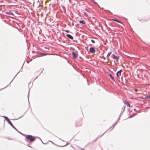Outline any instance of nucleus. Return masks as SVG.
I'll use <instances>...</instances> for the list:
<instances>
[{"instance_id":"nucleus-1","label":"nucleus","mask_w":150,"mask_h":150,"mask_svg":"<svg viewBox=\"0 0 150 150\" xmlns=\"http://www.w3.org/2000/svg\"><path fill=\"white\" fill-rule=\"evenodd\" d=\"M36 138V137L27 135L26 138L25 139V140L28 143H31L35 141Z\"/></svg>"},{"instance_id":"nucleus-2","label":"nucleus","mask_w":150,"mask_h":150,"mask_svg":"<svg viewBox=\"0 0 150 150\" xmlns=\"http://www.w3.org/2000/svg\"><path fill=\"white\" fill-rule=\"evenodd\" d=\"M3 117L5 118V120H6L7 122L14 129L16 130H17V129L13 125L11 121L7 117L5 116H3Z\"/></svg>"},{"instance_id":"nucleus-3","label":"nucleus","mask_w":150,"mask_h":150,"mask_svg":"<svg viewBox=\"0 0 150 150\" xmlns=\"http://www.w3.org/2000/svg\"><path fill=\"white\" fill-rule=\"evenodd\" d=\"M71 54L73 58L74 59L77 58L79 56L78 53H76L74 51L71 52Z\"/></svg>"},{"instance_id":"nucleus-4","label":"nucleus","mask_w":150,"mask_h":150,"mask_svg":"<svg viewBox=\"0 0 150 150\" xmlns=\"http://www.w3.org/2000/svg\"><path fill=\"white\" fill-rule=\"evenodd\" d=\"M89 51L91 53L93 54L95 52L96 50L94 47H91L90 48Z\"/></svg>"},{"instance_id":"nucleus-5","label":"nucleus","mask_w":150,"mask_h":150,"mask_svg":"<svg viewBox=\"0 0 150 150\" xmlns=\"http://www.w3.org/2000/svg\"><path fill=\"white\" fill-rule=\"evenodd\" d=\"M122 71V69H121L117 71L116 74V75L117 78H119V76H120L121 73Z\"/></svg>"},{"instance_id":"nucleus-6","label":"nucleus","mask_w":150,"mask_h":150,"mask_svg":"<svg viewBox=\"0 0 150 150\" xmlns=\"http://www.w3.org/2000/svg\"><path fill=\"white\" fill-rule=\"evenodd\" d=\"M66 36L69 39H71V40H73V37L71 35L69 34H67L66 35Z\"/></svg>"},{"instance_id":"nucleus-7","label":"nucleus","mask_w":150,"mask_h":150,"mask_svg":"<svg viewBox=\"0 0 150 150\" xmlns=\"http://www.w3.org/2000/svg\"><path fill=\"white\" fill-rule=\"evenodd\" d=\"M22 67H23V66L22 67H21V69H20V70H19V71L17 73V74H16V75L14 77V78H13V79L12 80V81L10 82V83H9V84H10L12 82V81L14 79V78L19 73V72H22Z\"/></svg>"},{"instance_id":"nucleus-8","label":"nucleus","mask_w":150,"mask_h":150,"mask_svg":"<svg viewBox=\"0 0 150 150\" xmlns=\"http://www.w3.org/2000/svg\"><path fill=\"white\" fill-rule=\"evenodd\" d=\"M123 103L125 104L127 106L130 107V105L127 101L125 100L123 101Z\"/></svg>"},{"instance_id":"nucleus-9","label":"nucleus","mask_w":150,"mask_h":150,"mask_svg":"<svg viewBox=\"0 0 150 150\" xmlns=\"http://www.w3.org/2000/svg\"><path fill=\"white\" fill-rule=\"evenodd\" d=\"M108 75L110 77L113 81H115V79L114 78L113 76L111 74H108Z\"/></svg>"},{"instance_id":"nucleus-10","label":"nucleus","mask_w":150,"mask_h":150,"mask_svg":"<svg viewBox=\"0 0 150 150\" xmlns=\"http://www.w3.org/2000/svg\"><path fill=\"white\" fill-rule=\"evenodd\" d=\"M112 20L114 21H115L116 22H118V23H120L121 24H123L120 21L118 20L117 19H112Z\"/></svg>"},{"instance_id":"nucleus-11","label":"nucleus","mask_w":150,"mask_h":150,"mask_svg":"<svg viewBox=\"0 0 150 150\" xmlns=\"http://www.w3.org/2000/svg\"><path fill=\"white\" fill-rule=\"evenodd\" d=\"M6 14H8V15H12L14 16L13 13L11 12L10 11H9L8 12H7L6 13Z\"/></svg>"},{"instance_id":"nucleus-12","label":"nucleus","mask_w":150,"mask_h":150,"mask_svg":"<svg viewBox=\"0 0 150 150\" xmlns=\"http://www.w3.org/2000/svg\"><path fill=\"white\" fill-rule=\"evenodd\" d=\"M79 23L80 24H85V21L84 20H80L79 21Z\"/></svg>"},{"instance_id":"nucleus-13","label":"nucleus","mask_w":150,"mask_h":150,"mask_svg":"<svg viewBox=\"0 0 150 150\" xmlns=\"http://www.w3.org/2000/svg\"><path fill=\"white\" fill-rule=\"evenodd\" d=\"M112 52H108L107 55L106 57L108 59V60H109V59L108 58V57L111 54Z\"/></svg>"},{"instance_id":"nucleus-14","label":"nucleus","mask_w":150,"mask_h":150,"mask_svg":"<svg viewBox=\"0 0 150 150\" xmlns=\"http://www.w3.org/2000/svg\"><path fill=\"white\" fill-rule=\"evenodd\" d=\"M26 113V112H25L24 114H23V115L21 116V117H18V118H17V119H11V120H18L19 119H20V118H21V117H23L24 115L25 114V113Z\"/></svg>"},{"instance_id":"nucleus-15","label":"nucleus","mask_w":150,"mask_h":150,"mask_svg":"<svg viewBox=\"0 0 150 150\" xmlns=\"http://www.w3.org/2000/svg\"><path fill=\"white\" fill-rule=\"evenodd\" d=\"M125 109V108H124V109H123V111L121 112V113H120V116H119V118L118 119V120H119L120 119V117L122 115V114L123 112H124Z\"/></svg>"},{"instance_id":"nucleus-16","label":"nucleus","mask_w":150,"mask_h":150,"mask_svg":"<svg viewBox=\"0 0 150 150\" xmlns=\"http://www.w3.org/2000/svg\"><path fill=\"white\" fill-rule=\"evenodd\" d=\"M38 54H40V55H41L42 56H45V55H47V54L44 53H42V52H40V53H39Z\"/></svg>"},{"instance_id":"nucleus-17","label":"nucleus","mask_w":150,"mask_h":150,"mask_svg":"<svg viewBox=\"0 0 150 150\" xmlns=\"http://www.w3.org/2000/svg\"><path fill=\"white\" fill-rule=\"evenodd\" d=\"M113 59H116L117 60H118L119 59V57L115 55V56H113Z\"/></svg>"},{"instance_id":"nucleus-18","label":"nucleus","mask_w":150,"mask_h":150,"mask_svg":"<svg viewBox=\"0 0 150 150\" xmlns=\"http://www.w3.org/2000/svg\"><path fill=\"white\" fill-rule=\"evenodd\" d=\"M108 129H107L105 132L102 135H101L100 136V135H98L97 137V138L98 139L99 138H100V137H101L106 132H107L108 130Z\"/></svg>"},{"instance_id":"nucleus-19","label":"nucleus","mask_w":150,"mask_h":150,"mask_svg":"<svg viewBox=\"0 0 150 150\" xmlns=\"http://www.w3.org/2000/svg\"><path fill=\"white\" fill-rule=\"evenodd\" d=\"M27 97H28V102L29 103V92L28 93V95L27 96Z\"/></svg>"},{"instance_id":"nucleus-20","label":"nucleus","mask_w":150,"mask_h":150,"mask_svg":"<svg viewBox=\"0 0 150 150\" xmlns=\"http://www.w3.org/2000/svg\"><path fill=\"white\" fill-rule=\"evenodd\" d=\"M146 100H150V96H146Z\"/></svg>"},{"instance_id":"nucleus-21","label":"nucleus","mask_w":150,"mask_h":150,"mask_svg":"<svg viewBox=\"0 0 150 150\" xmlns=\"http://www.w3.org/2000/svg\"><path fill=\"white\" fill-rule=\"evenodd\" d=\"M68 144V143H67L66 145H64V146H59V147H63L65 146H66Z\"/></svg>"},{"instance_id":"nucleus-22","label":"nucleus","mask_w":150,"mask_h":150,"mask_svg":"<svg viewBox=\"0 0 150 150\" xmlns=\"http://www.w3.org/2000/svg\"><path fill=\"white\" fill-rule=\"evenodd\" d=\"M21 134L23 136H25V138H26V137L27 136V135H26V134H23L22 133H21Z\"/></svg>"},{"instance_id":"nucleus-23","label":"nucleus","mask_w":150,"mask_h":150,"mask_svg":"<svg viewBox=\"0 0 150 150\" xmlns=\"http://www.w3.org/2000/svg\"><path fill=\"white\" fill-rule=\"evenodd\" d=\"M93 2L94 3H95V4H97V5L100 8V6H99L98 5V4H97V3L96 2V1H94V2Z\"/></svg>"},{"instance_id":"nucleus-24","label":"nucleus","mask_w":150,"mask_h":150,"mask_svg":"<svg viewBox=\"0 0 150 150\" xmlns=\"http://www.w3.org/2000/svg\"><path fill=\"white\" fill-rule=\"evenodd\" d=\"M64 31L67 33H69V32L70 31L69 30H64Z\"/></svg>"},{"instance_id":"nucleus-25","label":"nucleus","mask_w":150,"mask_h":150,"mask_svg":"<svg viewBox=\"0 0 150 150\" xmlns=\"http://www.w3.org/2000/svg\"><path fill=\"white\" fill-rule=\"evenodd\" d=\"M91 41L93 43H95V41L94 40H93V39L91 40Z\"/></svg>"},{"instance_id":"nucleus-26","label":"nucleus","mask_w":150,"mask_h":150,"mask_svg":"<svg viewBox=\"0 0 150 150\" xmlns=\"http://www.w3.org/2000/svg\"><path fill=\"white\" fill-rule=\"evenodd\" d=\"M142 99H145L146 100V96H145L144 97H142L141 98Z\"/></svg>"},{"instance_id":"nucleus-27","label":"nucleus","mask_w":150,"mask_h":150,"mask_svg":"<svg viewBox=\"0 0 150 150\" xmlns=\"http://www.w3.org/2000/svg\"><path fill=\"white\" fill-rule=\"evenodd\" d=\"M84 15L85 16H87V15L86 13V12H85L84 13Z\"/></svg>"},{"instance_id":"nucleus-28","label":"nucleus","mask_w":150,"mask_h":150,"mask_svg":"<svg viewBox=\"0 0 150 150\" xmlns=\"http://www.w3.org/2000/svg\"><path fill=\"white\" fill-rule=\"evenodd\" d=\"M115 56V55L114 54H113L111 56V57L113 58V56Z\"/></svg>"},{"instance_id":"nucleus-29","label":"nucleus","mask_w":150,"mask_h":150,"mask_svg":"<svg viewBox=\"0 0 150 150\" xmlns=\"http://www.w3.org/2000/svg\"><path fill=\"white\" fill-rule=\"evenodd\" d=\"M115 124H113L112 125V126H113V127H112V129H113V128H114V127H115Z\"/></svg>"},{"instance_id":"nucleus-30","label":"nucleus","mask_w":150,"mask_h":150,"mask_svg":"<svg viewBox=\"0 0 150 150\" xmlns=\"http://www.w3.org/2000/svg\"><path fill=\"white\" fill-rule=\"evenodd\" d=\"M8 86V85H7L5 87H4V88H1V89H0V90H2V89H4V88H6Z\"/></svg>"},{"instance_id":"nucleus-31","label":"nucleus","mask_w":150,"mask_h":150,"mask_svg":"<svg viewBox=\"0 0 150 150\" xmlns=\"http://www.w3.org/2000/svg\"><path fill=\"white\" fill-rule=\"evenodd\" d=\"M36 138H38V139H40V140L42 142V139H41V138H40V137H36Z\"/></svg>"},{"instance_id":"nucleus-32","label":"nucleus","mask_w":150,"mask_h":150,"mask_svg":"<svg viewBox=\"0 0 150 150\" xmlns=\"http://www.w3.org/2000/svg\"><path fill=\"white\" fill-rule=\"evenodd\" d=\"M36 138H38V139H40V140L42 142V139H41V138H40V137H36Z\"/></svg>"},{"instance_id":"nucleus-33","label":"nucleus","mask_w":150,"mask_h":150,"mask_svg":"<svg viewBox=\"0 0 150 150\" xmlns=\"http://www.w3.org/2000/svg\"><path fill=\"white\" fill-rule=\"evenodd\" d=\"M73 41L74 42H77L78 41L77 40H73Z\"/></svg>"},{"instance_id":"nucleus-34","label":"nucleus","mask_w":150,"mask_h":150,"mask_svg":"<svg viewBox=\"0 0 150 150\" xmlns=\"http://www.w3.org/2000/svg\"><path fill=\"white\" fill-rule=\"evenodd\" d=\"M19 133H21V132H19V131H18V130L17 129V130H16Z\"/></svg>"},{"instance_id":"nucleus-35","label":"nucleus","mask_w":150,"mask_h":150,"mask_svg":"<svg viewBox=\"0 0 150 150\" xmlns=\"http://www.w3.org/2000/svg\"><path fill=\"white\" fill-rule=\"evenodd\" d=\"M28 146H29V147H30V148H33V147L31 146H30V145H28Z\"/></svg>"},{"instance_id":"nucleus-36","label":"nucleus","mask_w":150,"mask_h":150,"mask_svg":"<svg viewBox=\"0 0 150 150\" xmlns=\"http://www.w3.org/2000/svg\"><path fill=\"white\" fill-rule=\"evenodd\" d=\"M79 58L80 59H81L82 60V59H83L82 58L81 56H80V57H79Z\"/></svg>"},{"instance_id":"nucleus-37","label":"nucleus","mask_w":150,"mask_h":150,"mask_svg":"<svg viewBox=\"0 0 150 150\" xmlns=\"http://www.w3.org/2000/svg\"><path fill=\"white\" fill-rule=\"evenodd\" d=\"M118 120L116 122L114 123V124H115V125H116V124H117L118 121Z\"/></svg>"},{"instance_id":"nucleus-38","label":"nucleus","mask_w":150,"mask_h":150,"mask_svg":"<svg viewBox=\"0 0 150 150\" xmlns=\"http://www.w3.org/2000/svg\"><path fill=\"white\" fill-rule=\"evenodd\" d=\"M98 139V138H96L95 139V141H96L97 140V139Z\"/></svg>"},{"instance_id":"nucleus-39","label":"nucleus","mask_w":150,"mask_h":150,"mask_svg":"<svg viewBox=\"0 0 150 150\" xmlns=\"http://www.w3.org/2000/svg\"><path fill=\"white\" fill-rule=\"evenodd\" d=\"M109 11V12L111 13V15H112V13L111 12H110V11Z\"/></svg>"},{"instance_id":"nucleus-40","label":"nucleus","mask_w":150,"mask_h":150,"mask_svg":"<svg viewBox=\"0 0 150 150\" xmlns=\"http://www.w3.org/2000/svg\"><path fill=\"white\" fill-rule=\"evenodd\" d=\"M104 59H105V57H103V58H102Z\"/></svg>"},{"instance_id":"nucleus-41","label":"nucleus","mask_w":150,"mask_h":150,"mask_svg":"<svg viewBox=\"0 0 150 150\" xmlns=\"http://www.w3.org/2000/svg\"><path fill=\"white\" fill-rule=\"evenodd\" d=\"M103 56H100L99 57L100 58H103Z\"/></svg>"},{"instance_id":"nucleus-42","label":"nucleus","mask_w":150,"mask_h":150,"mask_svg":"<svg viewBox=\"0 0 150 150\" xmlns=\"http://www.w3.org/2000/svg\"><path fill=\"white\" fill-rule=\"evenodd\" d=\"M132 117V116H129V118H131V117Z\"/></svg>"},{"instance_id":"nucleus-43","label":"nucleus","mask_w":150,"mask_h":150,"mask_svg":"<svg viewBox=\"0 0 150 150\" xmlns=\"http://www.w3.org/2000/svg\"><path fill=\"white\" fill-rule=\"evenodd\" d=\"M59 139L60 140H62V141H64V140H62L61 139H60V138H59Z\"/></svg>"},{"instance_id":"nucleus-44","label":"nucleus","mask_w":150,"mask_h":150,"mask_svg":"<svg viewBox=\"0 0 150 150\" xmlns=\"http://www.w3.org/2000/svg\"><path fill=\"white\" fill-rule=\"evenodd\" d=\"M42 142L43 144H46V143H44L43 142H42H42Z\"/></svg>"},{"instance_id":"nucleus-45","label":"nucleus","mask_w":150,"mask_h":150,"mask_svg":"<svg viewBox=\"0 0 150 150\" xmlns=\"http://www.w3.org/2000/svg\"><path fill=\"white\" fill-rule=\"evenodd\" d=\"M91 0V1H92L93 2H94V0Z\"/></svg>"},{"instance_id":"nucleus-46","label":"nucleus","mask_w":150,"mask_h":150,"mask_svg":"<svg viewBox=\"0 0 150 150\" xmlns=\"http://www.w3.org/2000/svg\"><path fill=\"white\" fill-rule=\"evenodd\" d=\"M8 139L9 140H12V139Z\"/></svg>"},{"instance_id":"nucleus-47","label":"nucleus","mask_w":150,"mask_h":150,"mask_svg":"<svg viewBox=\"0 0 150 150\" xmlns=\"http://www.w3.org/2000/svg\"><path fill=\"white\" fill-rule=\"evenodd\" d=\"M27 62L28 63H29V62H28V61H27Z\"/></svg>"},{"instance_id":"nucleus-48","label":"nucleus","mask_w":150,"mask_h":150,"mask_svg":"<svg viewBox=\"0 0 150 150\" xmlns=\"http://www.w3.org/2000/svg\"><path fill=\"white\" fill-rule=\"evenodd\" d=\"M15 1H17V0H14Z\"/></svg>"},{"instance_id":"nucleus-49","label":"nucleus","mask_w":150,"mask_h":150,"mask_svg":"<svg viewBox=\"0 0 150 150\" xmlns=\"http://www.w3.org/2000/svg\"><path fill=\"white\" fill-rule=\"evenodd\" d=\"M143 21H144V20H143V21H142V22H143Z\"/></svg>"},{"instance_id":"nucleus-50","label":"nucleus","mask_w":150,"mask_h":150,"mask_svg":"<svg viewBox=\"0 0 150 150\" xmlns=\"http://www.w3.org/2000/svg\"><path fill=\"white\" fill-rule=\"evenodd\" d=\"M40 56H39V55H38V57H40Z\"/></svg>"},{"instance_id":"nucleus-51","label":"nucleus","mask_w":150,"mask_h":150,"mask_svg":"<svg viewBox=\"0 0 150 150\" xmlns=\"http://www.w3.org/2000/svg\"><path fill=\"white\" fill-rule=\"evenodd\" d=\"M52 143H53V144H54V143L53 142H52Z\"/></svg>"},{"instance_id":"nucleus-52","label":"nucleus","mask_w":150,"mask_h":150,"mask_svg":"<svg viewBox=\"0 0 150 150\" xmlns=\"http://www.w3.org/2000/svg\"><path fill=\"white\" fill-rule=\"evenodd\" d=\"M87 81L88 82V80L87 79Z\"/></svg>"},{"instance_id":"nucleus-53","label":"nucleus","mask_w":150,"mask_h":150,"mask_svg":"<svg viewBox=\"0 0 150 150\" xmlns=\"http://www.w3.org/2000/svg\"><path fill=\"white\" fill-rule=\"evenodd\" d=\"M102 150H103V149Z\"/></svg>"}]
</instances>
